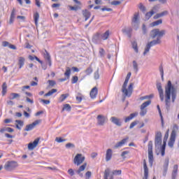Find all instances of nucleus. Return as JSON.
I'll list each match as a JSON object with an SVG mask.
<instances>
[{
  "instance_id": "obj_1",
  "label": "nucleus",
  "mask_w": 179,
  "mask_h": 179,
  "mask_svg": "<svg viewBox=\"0 0 179 179\" xmlns=\"http://www.w3.org/2000/svg\"><path fill=\"white\" fill-rule=\"evenodd\" d=\"M157 89L158 90L161 101H164L165 98L166 108V110H169L170 106H171V100L172 103H174L176 101V99H177V90L174 87V85H173L170 80L168 81L167 85L165 86V94L163 91L162 84H157Z\"/></svg>"
},
{
  "instance_id": "obj_2",
  "label": "nucleus",
  "mask_w": 179,
  "mask_h": 179,
  "mask_svg": "<svg viewBox=\"0 0 179 179\" xmlns=\"http://www.w3.org/2000/svg\"><path fill=\"white\" fill-rule=\"evenodd\" d=\"M166 34L165 30L160 31L159 29H155L151 31V37L152 38H156L157 40H154L150 43H148L146 45L145 51L143 52V55H145L147 52L150 50V47H153V45H156L157 44H160L161 41L160 38L163 37Z\"/></svg>"
},
{
  "instance_id": "obj_3",
  "label": "nucleus",
  "mask_w": 179,
  "mask_h": 179,
  "mask_svg": "<svg viewBox=\"0 0 179 179\" xmlns=\"http://www.w3.org/2000/svg\"><path fill=\"white\" fill-rule=\"evenodd\" d=\"M131 72L127 73L124 83L122 87V93H124L126 97H131L132 94V90H134V83H130L129 85L128 90H127L128 82H129V79H131Z\"/></svg>"
},
{
  "instance_id": "obj_4",
  "label": "nucleus",
  "mask_w": 179,
  "mask_h": 179,
  "mask_svg": "<svg viewBox=\"0 0 179 179\" xmlns=\"http://www.w3.org/2000/svg\"><path fill=\"white\" fill-rule=\"evenodd\" d=\"M178 125L173 124V127L169 141L168 142V145L169 148H174V143H176V138L177 136V131H178Z\"/></svg>"
},
{
  "instance_id": "obj_5",
  "label": "nucleus",
  "mask_w": 179,
  "mask_h": 179,
  "mask_svg": "<svg viewBox=\"0 0 179 179\" xmlns=\"http://www.w3.org/2000/svg\"><path fill=\"white\" fill-rule=\"evenodd\" d=\"M17 167H19V164L16 161H8L4 165V169L6 171H12Z\"/></svg>"
},
{
  "instance_id": "obj_6",
  "label": "nucleus",
  "mask_w": 179,
  "mask_h": 179,
  "mask_svg": "<svg viewBox=\"0 0 179 179\" xmlns=\"http://www.w3.org/2000/svg\"><path fill=\"white\" fill-rule=\"evenodd\" d=\"M148 160L149 163L151 166L153 165L154 158H153V142L149 141L148 145Z\"/></svg>"
},
{
  "instance_id": "obj_7",
  "label": "nucleus",
  "mask_w": 179,
  "mask_h": 179,
  "mask_svg": "<svg viewBox=\"0 0 179 179\" xmlns=\"http://www.w3.org/2000/svg\"><path fill=\"white\" fill-rule=\"evenodd\" d=\"M169 129L166 131L164 137V141H163V144L161 147V156H164V155H166V142H167V139H169Z\"/></svg>"
},
{
  "instance_id": "obj_8",
  "label": "nucleus",
  "mask_w": 179,
  "mask_h": 179,
  "mask_svg": "<svg viewBox=\"0 0 179 179\" xmlns=\"http://www.w3.org/2000/svg\"><path fill=\"white\" fill-rule=\"evenodd\" d=\"M85 156L82 154H77L73 159V163L74 164H76V166H80V164L85 162Z\"/></svg>"
},
{
  "instance_id": "obj_9",
  "label": "nucleus",
  "mask_w": 179,
  "mask_h": 179,
  "mask_svg": "<svg viewBox=\"0 0 179 179\" xmlns=\"http://www.w3.org/2000/svg\"><path fill=\"white\" fill-rule=\"evenodd\" d=\"M39 124H41V120H35L34 122H32L30 124H27L24 131L29 132V131H31L32 129H34L35 127H37V125H38Z\"/></svg>"
},
{
  "instance_id": "obj_10",
  "label": "nucleus",
  "mask_w": 179,
  "mask_h": 179,
  "mask_svg": "<svg viewBox=\"0 0 179 179\" xmlns=\"http://www.w3.org/2000/svg\"><path fill=\"white\" fill-rule=\"evenodd\" d=\"M101 37V40L106 41L110 37V31L107 30L105 33L100 35V34H96L93 40H99V38Z\"/></svg>"
},
{
  "instance_id": "obj_11",
  "label": "nucleus",
  "mask_w": 179,
  "mask_h": 179,
  "mask_svg": "<svg viewBox=\"0 0 179 179\" xmlns=\"http://www.w3.org/2000/svg\"><path fill=\"white\" fill-rule=\"evenodd\" d=\"M162 131L155 133V145L156 147L162 146Z\"/></svg>"
},
{
  "instance_id": "obj_12",
  "label": "nucleus",
  "mask_w": 179,
  "mask_h": 179,
  "mask_svg": "<svg viewBox=\"0 0 179 179\" xmlns=\"http://www.w3.org/2000/svg\"><path fill=\"white\" fill-rule=\"evenodd\" d=\"M38 142H40V138H36L34 141L33 143H29L28 144L29 150H33L35 148H37V145H38Z\"/></svg>"
},
{
  "instance_id": "obj_13",
  "label": "nucleus",
  "mask_w": 179,
  "mask_h": 179,
  "mask_svg": "<svg viewBox=\"0 0 179 179\" xmlns=\"http://www.w3.org/2000/svg\"><path fill=\"white\" fill-rule=\"evenodd\" d=\"M143 169H144V177L143 179H148L149 177V168H148V164H146V159L143 160Z\"/></svg>"
},
{
  "instance_id": "obj_14",
  "label": "nucleus",
  "mask_w": 179,
  "mask_h": 179,
  "mask_svg": "<svg viewBox=\"0 0 179 179\" xmlns=\"http://www.w3.org/2000/svg\"><path fill=\"white\" fill-rule=\"evenodd\" d=\"M157 9H159V8L157 7V6H155L153 7L152 10L148 12L145 14V18L148 19H150V17H152V16H153V15H155V13H156V12H157Z\"/></svg>"
},
{
  "instance_id": "obj_15",
  "label": "nucleus",
  "mask_w": 179,
  "mask_h": 179,
  "mask_svg": "<svg viewBox=\"0 0 179 179\" xmlns=\"http://www.w3.org/2000/svg\"><path fill=\"white\" fill-rule=\"evenodd\" d=\"M96 119L98 121V125H101V126L104 125V124L106 123V120H107L106 117H104V115H99Z\"/></svg>"
},
{
  "instance_id": "obj_16",
  "label": "nucleus",
  "mask_w": 179,
  "mask_h": 179,
  "mask_svg": "<svg viewBox=\"0 0 179 179\" xmlns=\"http://www.w3.org/2000/svg\"><path fill=\"white\" fill-rule=\"evenodd\" d=\"M99 93V90L97 89V87H93L90 93V96L91 99H96L97 97V94Z\"/></svg>"
},
{
  "instance_id": "obj_17",
  "label": "nucleus",
  "mask_w": 179,
  "mask_h": 179,
  "mask_svg": "<svg viewBox=\"0 0 179 179\" xmlns=\"http://www.w3.org/2000/svg\"><path fill=\"white\" fill-rule=\"evenodd\" d=\"M110 121L113 122V124H115V125H117V127H121V125H122L121 120H120L118 117H110Z\"/></svg>"
},
{
  "instance_id": "obj_18",
  "label": "nucleus",
  "mask_w": 179,
  "mask_h": 179,
  "mask_svg": "<svg viewBox=\"0 0 179 179\" xmlns=\"http://www.w3.org/2000/svg\"><path fill=\"white\" fill-rule=\"evenodd\" d=\"M128 139H129V137H126L125 138L122 139L121 141L116 143L115 145V149H118V148H122L124 145H125V143L128 141Z\"/></svg>"
},
{
  "instance_id": "obj_19",
  "label": "nucleus",
  "mask_w": 179,
  "mask_h": 179,
  "mask_svg": "<svg viewBox=\"0 0 179 179\" xmlns=\"http://www.w3.org/2000/svg\"><path fill=\"white\" fill-rule=\"evenodd\" d=\"M113 159V150L108 149L106 153V162H110Z\"/></svg>"
},
{
  "instance_id": "obj_20",
  "label": "nucleus",
  "mask_w": 179,
  "mask_h": 179,
  "mask_svg": "<svg viewBox=\"0 0 179 179\" xmlns=\"http://www.w3.org/2000/svg\"><path fill=\"white\" fill-rule=\"evenodd\" d=\"M43 58H45V59L48 61L49 66H51L52 65L51 56H50V53H48L47 50H45V53L43 54Z\"/></svg>"
},
{
  "instance_id": "obj_21",
  "label": "nucleus",
  "mask_w": 179,
  "mask_h": 179,
  "mask_svg": "<svg viewBox=\"0 0 179 179\" xmlns=\"http://www.w3.org/2000/svg\"><path fill=\"white\" fill-rule=\"evenodd\" d=\"M15 127L17 128V129H19L20 131V129L23 128V125H24V122H23L22 120H15Z\"/></svg>"
},
{
  "instance_id": "obj_22",
  "label": "nucleus",
  "mask_w": 179,
  "mask_h": 179,
  "mask_svg": "<svg viewBox=\"0 0 179 179\" xmlns=\"http://www.w3.org/2000/svg\"><path fill=\"white\" fill-rule=\"evenodd\" d=\"M178 173V165L173 166V170L172 172V179L177 178V174Z\"/></svg>"
},
{
  "instance_id": "obj_23",
  "label": "nucleus",
  "mask_w": 179,
  "mask_h": 179,
  "mask_svg": "<svg viewBox=\"0 0 179 179\" xmlns=\"http://www.w3.org/2000/svg\"><path fill=\"white\" fill-rule=\"evenodd\" d=\"M25 61H26V59H24V57H20L18 58V65H19L20 69H22V68H23V66H24Z\"/></svg>"
},
{
  "instance_id": "obj_24",
  "label": "nucleus",
  "mask_w": 179,
  "mask_h": 179,
  "mask_svg": "<svg viewBox=\"0 0 179 179\" xmlns=\"http://www.w3.org/2000/svg\"><path fill=\"white\" fill-rule=\"evenodd\" d=\"M137 115H138V113L130 114L129 116L127 117L124 119V122H129V121H131V120H134V118H135V117H136Z\"/></svg>"
},
{
  "instance_id": "obj_25",
  "label": "nucleus",
  "mask_w": 179,
  "mask_h": 179,
  "mask_svg": "<svg viewBox=\"0 0 179 179\" xmlns=\"http://www.w3.org/2000/svg\"><path fill=\"white\" fill-rule=\"evenodd\" d=\"M68 97H69V93L62 94L59 96V98L58 99L59 103H62L63 101H65V100H66V99H68Z\"/></svg>"
},
{
  "instance_id": "obj_26",
  "label": "nucleus",
  "mask_w": 179,
  "mask_h": 179,
  "mask_svg": "<svg viewBox=\"0 0 179 179\" xmlns=\"http://www.w3.org/2000/svg\"><path fill=\"white\" fill-rule=\"evenodd\" d=\"M169 12L167 10L163 11L162 13H157L154 16V19H159V17H163V16H166L168 15Z\"/></svg>"
},
{
  "instance_id": "obj_27",
  "label": "nucleus",
  "mask_w": 179,
  "mask_h": 179,
  "mask_svg": "<svg viewBox=\"0 0 179 179\" xmlns=\"http://www.w3.org/2000/svg\"><path fill=\"white\" fill-rule=\"evenodd\" d=\"M83 15L84 16V17H85V22L90 17L91 14H90V11L87 10H83Z\"/></svg>"
},
{
  "instance_id": "obj_28",
  "label": "nucleus",
  "mask_w": 179,
  "mask_h": 179,
  "mask_svg": "<svg viewBox=\"0 0 179 179\" xmlns=\"http://www.w3.org/2000/svg\"><path fill=\"white\" fill-rule=\"evenodd\" d=\"M57 92H58L57 89H52L51 90H50L48 93L44 94L45 97H50V96H52V94L54 93H57Z\"/></svg>"
},
{
  "instance_id": "obj_29",
  "label": "nucleus",
  "mask_w": 179,
  "mask_h": 179,
  "mask_svg": "<svg viewBox=\"0 0 179 179\" xmlns=\"http://www.w3.org/2000/svg\"><path fill=\"white\" fill-rule=\"evenodd\" d=\"M150 104H152V101L150 100L143 103L142 105L141 106V110H144L145 108H146V107L150 106Z\"/></svg>"
},
{
  "instance_id": "obj_30",
  "label": "nucleus",
  "mask_w": 179,
  "mask_h": 179,
  "mask_svg": "<svg viewBox=\"0 0 179 179\" xmlns=\"http://www.w3.org/2000/svg\"><path fill=\"white\" fill-rule=\"evenodd\" d=\"M8 92V85H6V83H3L2 85V96H5L6 92Z\"/></svg>"
},
{
  "instance_id": "obj_31",
  "label": "nucleus",
  "mask_w": 179,
  "mask_h": 179,
  "mask_svg": "<svg viewBox=\"0 0 179 179\" xmlns=\"http://www.w3.org/2000/svg\"><path fill=\"white\" fill-rule=\"evenodd\" d=\"M87 166V163H84L83 165H81L78 170L77 171L78 174H80V173H82V171H85V169H86Z\"/></svg>"
},
{
  "instance_id": "obj_32",
  "label": "nucleus",
  "mask_w": 179,
  "mask_h": 179,
  "mask_svg": "<svg viewBox=\"0 0 179 179\" xmlns=\"http://www.w3.org/2000/svg\"><path fill=\"white\" fill-rule=\"evenodd\" d=\"M0 132L1 134H3V132H13V129L10 128V127H4L3 129H0Z\"/></svg>"
},
{
  "instance_id": "obj_33",
  "label": "nucleus",
  "mask_w": 179,
  "mask_h": 179,
  "mask_svg": "<svg viewBox=\"0 0 179 179\" xmlns=\"http://www.w3.org/2000/svg\"><path fill=\"white\" fill-rule=\"evenodd\" d=\"M40 19V14L38 13H35L34 14V20L35 22L36 26L38 24V20Z\"/></svg>"
},
{
  "instance_id": "obj_34",
  "label": "nucleus",
  "mask_w": 179,
  "mask_h": 179,
  "mask_svg": "<svg viewBox=\"0 0 179 179\" xmlns=\"http://www.w3.org/2000/svg\"><path fill=\"white\" fill-rule=\"evenodd\" d=\"M162 23H163V20H158L157 21H155L153 22H152L150 26L151 27H155V26H159V24H162Z\"/></svg>"
},
{
  "instance_id": "obj_35",
  "label": "nucleus",
  "mask_w": 179,
  "mask_h": 179,
  "mask_svg": "<svg viewBox=\"0 0 179 179\" xmlns=\"http://www.w3.org/2000/svg\"><path fill=\"white\" fill-rule=\"evenodd\" d=\"M29 59H30V61H34V59H36V61H37L38 62H39V64L43 65V61L40 60V59H38V57H37L36 56L29 55Z\"/></svg>"
},
{
  "instance_id": "obj_36",
  "label": "nucleus",
  "mask_w": 179,
  "mask_h": 179,
  "mask_svg": "<svg viewBox=\"0 0 179 179\" xmlns=\"http://www.w3.org/2000/svg\"><path fill=\"white\" fill-rule=\"evenodd\" d=\"M157 110L159 111V114L161 117L162 125V127H164V120H163V115H162V110H160V106L157 105Z\"/></svg>"
},
{
  "instance_id": "obj_37",
  "label": "nucleus",
  "mask_w": 179,
  "mask_h": 179,
  "mask_svg": "<svg viewBox=\"0 0 179 179\" xmlns=\"http://www.w3.org/2000/svg\"><path fill=\"white\" fill-rule=\"evenodd\" d=\"M17 97H20L19 94L11 93L8 97L9 100H15V99H17Z\"/></svg>"
},
{
  "instance_id": "obj_38",
  "label": "nucleus",
  "mask_w": 179,
  "mask_h": 179,
  "mask_svg": "<svg viewBox=\"0 0 179 179\" xmlns=\"http://www.w3.org/2000/svg\"><path fill=\"white\" fill-rule=\"evenodd\" d=\"M139 19V13H136L132 19V23L138 24V20Z\"/></svg>"
},
{
  "instance_id": "obj_39",
  "label": "nucleus",
  "mask_w": 179,
  "mask_h": 179,
  "mask_svg": "<svg viewBox=\"0 0 179 179\" xmlns=\"http://www.w3.org/2000/svg\"><path fill=\"white\" fill-rule=\"evenodd\" d=\"M71 108H72L71 107V105H69V103H66L63 106L62 111H65V110L66 111H71Z\"/></svg>"
},
{
  "instance_id": "obj_40",
  "label": "nucleus",
  "mask_w": 179,
  "mask_h": 179,
  "mask_svg": "<svg viewBox=\"0 0 179 179\" xmlns=\"http://www.w3.org/2000/svg\"><path fill=\"white\" fill-rule=\"evenodd\" d=\"M64 76H66L67 79H69V78H71V68H66V71L64 73Z\"/></svg>"
},
{
  "instance_id": "obj_41",
  "label": "nucleus",
  "mask_w": 179,
  "mask_h": 179,
  "mask_svg": "<svg viewBox=\"0 0 179 179\" xmlns=\"http://www.w3.org/2000/svg\"><path fill=\"white\" fill-rule=\"evenodd\" d=\"M169 158H167V159H165L164 165V167L165 168V174H164V176H166V173H167V169L169 167Z\"/></svg>"
},
{
  "instance_id": "obj_42",
  "label": "nucleus",
  "mask_w": 179,
  "mask_h": 179,
  "mask_svg": "<svg viewBox=\"0 0 179 179\" xmlns=\"http://www.w3.org/2000/svg\"><path fill=\"white\" fill-rule=\"evenodd\" d=\"M78 80H79V78L76 76H73L71 78L72 85H75V83H78Z\"/></svg>"
},
{
  "instance_id": "obj_43",
  "label": "nucleus",
  "mask_w": 179,
  "mask_h": 179,
  "mask_svg": "<svg viewBox=\"0 0 179 179\" xmlns=\"http://www.w3.org/2000/svg\"><path fill=\"white\" fill-rule=\"evenodd\" d=\"M94 78L95 80H97V79H100V73H99V69H97L94 73Z\"/></svg>"
},
{
  "instance_id": "obj_44",
  "label": "nucleus",
  "mask_w": 179,
  "mask_h": 179,
  "mask_svg": "<svg viewBox=\"0 0 179 179\" xmlns=\"http://www.w3.org/2000/svg\"><path fill=\"white\" fill-rule=\"evenodd\" d=\"M159 72L161 73L162 79H164V70H163V65L159 66Z\"/></svg>"
},
{
  "instance_id": "obj_45",
  "label": "nucleus",
  "mask_w": 179,
  "mask_h": 179,
  "mask_svg": "<svg viewBox=\"0 0 179 179\" xmlns=\"http://www.w3.org/2000/svg\"><path fill=\"white\" fill-rule=\"evenodd\" d=\"M122 173V171L121 170H115V171H113L112 174L113 176H121Z\"/></svg>"
},
{
  "instance_id": "obj_46",
  "label": "nucleus",
  "mask_w": 179,
  "mask_h": 179,
  "mask_svg": "<svg viewBox=\"0 0 179 179\" xmlns=\"http://www.w3.org/2000/svg\"><path fill=\"white\" fill-rule=\"evenodd\" d=\"M92 72H93V69H92V67H88L85 70V74L86 75H90L91 73H92Z\"/></svg>"
},
{
  "instance_id": "obj_47",
  "label": "nucleus",
  "mask_w": 179,
  "mask_h": 179,
  "mask_svg": "<svg viewBox=\"0 0 179 179\" xmlns=\"http://www.w3.org/2000/svg\"><path fill=\"white\" fill-rule=\"evenodd\" d=\"M56 142H57L58 143H62V142H65L66 140L62 138V137H57L55 138Z\"/></svg>"
},
{
  "instance_id": "obj_48",
  "label": "nucleus",
  "mask_w": 179,
  "mask_h": 179,
  "mask_svg": "<svg viewBox=\"0 0 179 179\" xmlns=\"http://www.w3.org/2000/svg\"><path fill=\"white\" fill-rule=\"evenodd\" d=\"M132 47L136 52H138V43L136 42L132 43Z\"/></svg>"
},
{
  "instance_id": "obj_49",
  "label": "nucleus",
  "mask_w": 179,
  "mask_h": 179,
  "mask_svg": "<svg viewBox=\"0 0 179 179\" xmlns=\"http://www.w3.org/2000/svg\"><path fill=\"white\" fill-rule=\"evenodd\" d=\"M146 99H153V94H150L149 96H141L140 98V100H146Z\"/></svg>"
},
{
  "instance_id": "obj_50",
  "label": "nucleus",
  "mask_w": 179,
  "mask_h": 179,
  "mask_svg": "<svg viewBox=\"0 0 179 179\" xmlns=\"http://www.w3.org/2000/svg\"><path fill=\"white\" fill-rule=\"evenodd\" d=\"M66 149H71V148H75V144L72 143H68L67 144H66Z\"/></svg>"
},
{
  "instance_id": "obj_51",
  "label": "nucleus",
  "mask_w": 179,
  "mask_h": 179,
  "mask_svg": "<svg viewBox=\"0 0 179 179\" xmlns=\"http://www.w3.org/2000/svg\"><path fill=\"white\" fill-rule=\"evenodd\" d=\"M138 8H139V9H141L142 10V12H146V7H145V6H143V4H142V3H141L139 4Z\"/></svg>"
},
{
  "instance_id": "obj_52",
  "label": "nucleus",
  "mask_w": 179,
  "mask_h": 179,
  "mask_svg": "<svg viewBox=\"0 0 179 179\" xmlns=\"http://www.w3.org/2000/svg\"><path fill=\"white\" fill-rule=\"evenodd\" d=\"M76 101H78V103H82V100L83 99V96L79 95V96H76Z\"/></svg>"
},
{
  "instance_id": "obj_53",
  "label": "nucleus",
  "mask_w": 179,
  "mask_h": 179,
  "mask_svg": "<svg viewBox=\"0 0 179 179\" xmlns=\"http://www.w3.org/2000/svg\"><path fill=\"white\" fill-rule=\"evenodd\" d=\"M49 83V86H51L52 87H53V86H55L56 83L55 81L52 80H49L48 81Z\"/></svg>"
},
{
  "instance_id": "obj_54",
  "label": "nucleus",
  "mask_w": 179,
  "mask_h": 179,
  "mask_svg": "<svg viewBox=\"0 0 179 179\" xmlns=\"http://www.w3.org/2000/svg\"><path fill=\"white\" fill-rule=\"evenodd\" d=\"M133 68L136 70V72H138V63L136 61L133 62Z\"/></svg>"
},
{
  "instance_id": "obj_55",
  "label": "nucleus",
  "mask_w": 179,
  "mask_h": 179,
  "mask_svg": "<svg viewBox=\"0 0 179 179\" xmlns=\"http://www.w3.org/2000/svg\"><path fill=\"white\" fill-rule=\"evenodd\" d=\"M68 8H69L70 10H78V9H79V8L78 6H69Z\"/></svg>"
},
{
  "instance_id": "obj_56",
  "label": "nucleus",
  "mask_w": 179,
  "mask_h": 179,
  "mask_svg": "<svg viewBox=\"0 0 179 179\" xmlns=\"http://www.w3.org/2000/svg\"><path fill=\"white\" fill-rule=\"evenodd\" d=\"M146 113H148V110L146 109H141L140 115L143 117V115H145Z\"/></svg>"
},
{
  "instance_id": "obj_57",
  "label": "nucleus",
  "mask_w": 179,
  "mask_h": 179,
  "mask_svg": "<svg viewBox=\"0 0 179 179\" xmlns=\"http://www.w3.org/2000/svg\"><path fill=\"white\" fill-rule=\"evenodd\" d=\"M111 5H114L115 6H117L118 5H121V1H112Z\"/></svg>"
},
{
  "instance_id": "obj_58",
  "label": "nucleus",
  "mask_w": 179,
  "mask_h": 179,
  "mask_svg": "<svg viewBox=\"0 0 179 179\" xmlns=\"http://www.w3.org/2000/svg\"><path fill=\"white\" fill-rule=\"evenodd\" d=\"M15 15H16V9L13 8L12 12H11L10 17H11L13 19H15Z\"/></svg>"
},
{
  "instance_id": "obj_59",
  "label": "nucleus",
  "mask_w": 179,
  "mask_h": 179,
  "mask_svg": "<svg viewBox=\"0 0 179 179\" xmlns=\"http://www.w3.org/2000/svg\"><path fill=\"white\" fill-rule=\"evenodd\" d=\"M41 103H43V104H50V103H51V101H50V100H45V99H41L40 100Z\"/></svg>"
},
{
  "instance_id": "obj_60",
  "label": "nucleus",
  "mask_w": 179,
  "mask_h": 179,
  "mask_svg": "<svg viewBox=\"0 0 179 179\" xmlns=\"http://www.w3.org/2000/svg\"><path fill=\"white\" fill-rule=\"evenodd\" d=\"M90 177H92V172L87 171V172L85 173V178H86V179H90Z\"/></svg>"
},
{
  "instance_id": "obj_61",
  "label": "nucleus",
  "mask_w": 179,
  "mask_h": 179,
  "mask_svg": "<svg viewBox=\"0 0 179 179\" xmlns=\"http://www.w3.org/2000/svg\"><path fill=\"white\" fill-rule=\"evenodd\" d=\"M129 151H124L122 152L121 156L122 157L123 159H125L127 157H125V155H129Z\"/></svg>"
},
{
  "instance_id": "obj_62",
  "label": "nucleus",
  "mask_w": 179,
  "mask_h": 179,
  "mask_svg": "<svg viewBox=\"0 0 179 179\" xmlns=\"http://www.w3.org/2000/svg\"><path fill=\"white\" fill-rule=\"evenodd\" d=\"M138 122H132L129 126V129H132V128H134V127H135L136 125H137Z\"/></svg>"
},
{
  "instance_id": "obj_63",
  "label": "nucleus",
  "mask_w": 179,
  "mask_h": 179,
  "mask_svg": "<svg viewBox=\"0 0 179 179\" xmlns=\"http://www.w3.org/2000/svg\"><path fill=\"white\" fill-rule=\"evenodd\" d=\"M2 45L3 47H8V46L9 47L10 44H9V42L8 41H3Z\"/></svg>"
},
{
  "instance_id": "obj_64",
  "label": "nucleus",
  "mask_w": 179,
  "mask_h": 179,
  "mask_svg": "<svg viewBox=\"0 0 179 179\" xmlns=\"http://www.w3.org/2000/svg\"><path fill=\"white\" fill-rule=\"evenodd\" d=\"M68 173L71 176H73V174H75V173L73 172V169H69Z\"/></svg>"
}]
</instances>
